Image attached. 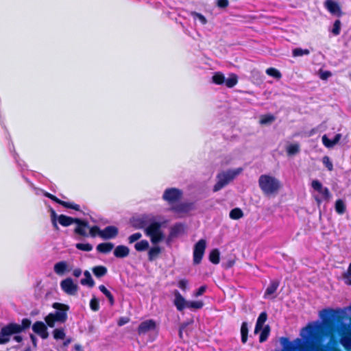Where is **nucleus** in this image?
Segmentation results:
<instances>
[{
	"label": "nucleus",
	"instance_id": "ddd939ff",
	"mask_svg": "<svg viewBox=\"0 0 351 351\" xmlns=\"http://www.w3.org/2000/svg\"><path fill=\"white\" fill-rule=\"evenodd\" d=\"M75 223L77 224V226L74 229V233L82 237H88L86 230L89 228L88 222L86 220L77 218Z\"/></svg>",
	"mask_w": 351,
	"mask_h": 351
},
{
	"label": "nucleus",
	"instance_id": "2eb2a0df",
	"mask_svg": "<svg viewBox=\"0 0 351 351\" xmlns=\"http://www.w3.org/2000/svg\"><path fill=\"white\" fill-rule=\"evenodd\" d=\"M193 209V203L180 202L175 206H172L170 210L176 213H187Z\"/></svg>",
	"mask_w": 351,
	"mask_h": 351
},
{
	"label": "nucleus",
	"instance_id": "1a4fd4ad",
	"mask_svg": "<svg viewBox=\"0 0 351 351\" xmlns=\"http://www.w3.org/2000/svg\"><path fill=\"white\" fill-rule=\"evenodd\" d=\"M217 178V181L213 189L214 192H217L226 186L232 180L233 177L228 173H219Z\"/></svg>",
	"mask_w": 351,
	"mask_h": 351
},
{
	"label": "nucleus",
	"instance_id": "864d4df0",
	"mask_svg": "<svg viewBox=\"0 0 351 351\" xmlns=\"http://www.w3.org/2000/svg\"><path fill=\"white\" fill-rule=\"evenodd\" d=\"M323 164L328 169V171H331L333 169L332 162L330 161V158L327 156H324L322 159Z\"/></svg>",
	"mask_w": 351,
	"mask_h": 351
},
{
	"label": "nucleus",
	"instance_id": "6e6552de",
	"mask_svg": "<svg viewBox=\"0 0 351 351\" xmlns=\"http://www.w3.org/2000/svg\"><path fill=\"white\" fill-rule=\"evenodd\" d=\"M61 289L67 295H75L78 291L77 285L73 282L71 278H67L60 282Z\"/></svg>",
	"mask_w": 351,
	"mask_h": 351
},
{
	"label": "nucleus",
	"instance_id": "49530a36",
	"mask_svg": "<svg viewBox=\"0 0 351 351\" xmlns=\"http://www.w3.org/2000/svg\"><path fill=\"white\" fill-rule=\"evenodd\" d=\"M343 278L347 285H351V263L349 264L347 271L343 274Z\"/></svg>",
	"mask_w": 351,
	"mask_h": 351
},
{
	"label": "nucleus",
	"instance_id": "603ef678",
	"mask_svg": "<svg viewBox=\"0 0 351 351\" xmlns=\"http://www.w3.org/2000/svg\"><path fill=\"white\" fill-rule=\"evenodd\" d=\"M142 237V234L141 232H136L131 234L128 238V241L130 244L136 242L139 240Z\"/></svg>",
	"mask_w": 351,
	"mask_h": 351
},
{
	"label": "nucleus",
	"instance_id": "20e7f679",
	"mask_svg": "<svg viewBox=\"0 0 351 351\" xmlns=\"http://www.w3.org/2000/svg\"><path fill=\"white\" fill-rule=\"evenodd\" d=\"M175 299L173 304L178 311H182L184 308L200 309L203 307L202 301H186L178 290L173 291Z\"/></svg>",
	"mask_w": 351,
	"mask_h": 351
},
{
	"label": "nucleus",
	"instance_id": "ea45409f",
	"mask_svg": "<svg viewBox=\"0 0 351 351\" xmlns=\"http://www.w3.org/2000/svg\"><path fill=\"white\" fill-rule=\"evenodd\" d=\"M65 336L64 329L62 328H56L53 331V337L56 340L64 339Z\"/></svg>",
	"mask_w": 351,
	"mask_h": 351
},
{
	"label": "nucleus",
	"instance_id": "6e6d98bb",
	"mask_svg": "<svg viewBox=\"0 0 351 351\" xmlns=\"http://www.w3.org/2000/svg\"><path fill=\"white\" fill-rule=\"evenodd\" d=\"M322 143L326 147H332L334 146L332 139H329L326 135L322 136Z\"/></svg>",
	"mask_w": 351,
	"mask_h": 351
},
{
	"label": "nucleus",
	"instance_id": "58836bf2",
	"mask_svg": "<svg viewBox=\"0 0 351 351\" xmlns=\"http://www.w3.org/2000/svg\"><path fill=\"white\" fill-rule=\"evenodd\" d=\"M261 330L262 331L259 337V341L260 343H263L268 339L270 332V327L269 325H267L263 328H262Z\"/></svg>",
	"mask_w": 351,
	"mask_h": 351
},
{
	"label": "nucleus",
	"instance_id": "72a5a7b5",
	"mask_svg": "<svg viewBox=\"0 0 351 351\" xmlns=\"http://www.w3.org/2000/svg\"><path fill=\"white\" fill-rule=\"evenodd\" d=\"M212 82L217 85H222L225 82V75L221 72H215L212 77Z\"/></svg>",
	"mask_w": 351,
	"mask_h": 351
},
{
	"label": "nucleus",
	"instance_id": "bf43d9fd",
	"mask_svg": "<svg viewBox=\"0 0 351 351\" xmlns=\"http://www.w3.org/2000/svg\"><path fill=\"white\" fill-rule=\"evenodd\" d=\"M188 280L186 279H182L178 282V287L183 291H185L187 288Z\"/></svg>",
	"mask_w": 351,
	"mask_h": 351
},
{
	"label": "nucleus",
	"instance_id": "b1692460",
	"mask_svg": "<svg viewBox=\"0 0 351 351\" xmlns=\"http://www.w3.org/2000/svg\"><path fill=\"white\" fill-rule=\"evenodd\" d=\"M113 247H114V244L112 243H110V242L101 243H99V245H97V250L100 253L108 254L110 252H111V250L113 249Z\"/></svg>",
	"mask_w": 351,
	"mask_h": 351
},
{
	"label": "nucleus",
	"instance_id": "e433bc0d",
	"mask_svg": "<svg viewBox=\"0 0 351 351\" xmlns=\"http://www.w3.org/2000/svg\"><path fill=\"white\" fill-rule=\"evenodd\" d=\"M149 244L147 240H141L134 245V249L137 252H144L149 248Z\"/></svg>",
	"mask_w": 351,
	"mask_h": 351
},
{
	"label": "nucleus",
	"instance_id": "79ce46f5",
	"mask_svg": "<svg viewBox=\"0 0 351 351\" xmlns=\"http://www.w3.org/2000/svg\"><path fill=\"white\" fill-rule=\"evenodd\" d=\"M300 152L298 144H291L287 148L288 155L292 156L298 154Z\"/></svg>",
	"mask_w": 351,
	"mask_h": 351
},
{
	"label": "nucleus",
	"instance_id": "9d476101",
	"mask_svg": "<svg viewBox=\"0 0 351 351\" xmlns=\"http://www.w3.org/2000/svg\"><path fill=\"white\" fill-rule=\"evenodd\" d=\"M52 307L56 310H62L61 312L55 311L53 313L55 315L66 322L68 319V311H69V306L63 303L54 302Z\"/></svg>",
	"mask_w": 351,
	"mask_h": 351
},
{
	"label": "nucleus",
	"instance_id": "4468645a",
	"mask_svg": "<svg viewBox=\"0 0 351 351\" xmlns=\"http://www.w3.org/2000/svg\"><path fill=\"white\" fill-rule=\"evenodd\" d=\"M156 328V324L154 320L147 319L142 322L137 329L139 335H145L150 330H154Z\"/></svg>",
	"mask_w": 351,
	"mask_h": 351
},
{
	"label": "nucleus",
	"instance_id": "f257e3e1",
	"mask_svg": "<svg viewBox=\"0 0 351 351\" xmlns=\"http://www.w3.org/2000/svg\"><path fill=\"white\" fill-rule=\"evenodd\" d=\"M323 326L308 324L303 330L306 332L302 338H296L290 341L289 338L282 337L280 339L282 346V351H332L328 343L320 342L319 332L333 339L336 337L343 336L348 330V326L343 322V316L341 311L332 308L324 309L321 311Z\"/></svg>",
	"mask_w": 351,
	"mask_h": 351
},
{
	"label": "nucleus",
	"instance_id": "5701e85b",
	"mask_svg": "<svg viewBox=\"0 0 351 351\" xmlns=\"http://www.w3.org/2000/svg\"><path fill=\"white\" fill-rule=\"evenodd\" d=\"M279 285H280V282L278 280L271 281L270 284L267 287V289L265 291L264 298H267V296L274 294L278 289Z\"/></svg>",
	"mask_w": 351,
	"mask_h": 351
},
{
	"label": "nucleus",
	"instance_id": "c756f323",
	"mask_svg": "<svg viewBox=\"0 0 351 351\" xmlns=\"http://www.w3.org/2000/svg\"><path fill=\"white\" fill-rule=\"evenodd\" d=\"M161 252V249L159 246H154L149 249L148 252V260L153 261L158 258Z\"/></svg>",
	"mask_w": 351,
	"mask_h": 351
},
{
	"label": "nucleus",
	"instance_id": "9b49d317",
	"mask_svg": "<svg viewBox=\"0 0 351 351\" xmlns=\"http://www.w3.org/2000/svg\"><path fill=\"white\" fill-rule=\"evenodd\" d=\"M45 197L50 198L55 202L58 203V204L62 206L63 207L66 208H71L76 211L80 210V205L75 204L73 202H65L63 200L60 199L56 196L45 191Z\"/></svg>",
	"mask_w": 351,
	"mask_h": 351
},
{
	"label": "nucleus",
	"instance_id": "39448f33",
	"mask_svg": "<svg viewBox=\"0 0 351 351\" xmlns=\"http://www.w3.org/2000/svg\"><path fill=\"white\" fill-rule=\"evenodd\" d=\"M183 192L178 188H168L165 190L162 199L171 206H175L182 199Z\"/></svg>",
	"mask_w": 351,
	"mask_h": 351
},
{
	"label": "nucleus",
	"instance_id": "0eeeda50",
	"mask_svg": "<svg viewBox=\"0 0 351 351\" xmlns=\"http://www.w3.org/2000/svg\"><path fill=\"white\" fill-rule=\"evenodd\" d=\"M152 217L149 215H143L136 217H132L130 219L131 226L136 230L145 229L152 221Z\"/></svg>",
	"mask_w": 351,
	"mask_h": 351
},
{
	"label": "nucleus",
	"instance_id": "f03ea898",
	"mask_svg": "<svg viewBox=\"0 0 351 351\" xmlns=\"http://www.w3.org/2000/svg\"><path fill=\"white\" fill-rule=\"evenodd\" d=\"M31 326V321L25 318L22 320L21 325L16 323H10L1 328L0 330V344H5L10 340L12 335L21 332L24 330L29 328Z\"/></svg>",
	"mask_w": 351,
	"mask_h": 351
},
{
	"label": "nucleus",
	"instance_id": "de8ad7c7",
	"mask_svg": "<svg viewBox=\"0 0 351 351\" xmlns=\"http://www.w3.org/2000/svg\"><path fill=\"white\" fill-rule=\"evenodd\" d=\"M90 308L93 311H97L99 309V302L97 298L93 297L90 301Z\"/></svg>",
	"mask_w": 351,
	"mask_h": 351
},
{
	"label": "nucleus",
	"instance_id": "13d9d810",
	"mask_svg": "<svg viewBox=\"0 0 351 351\" xmlns=\"http://www.w3.org/2000/svg\"><path fill=\"white\" fill-rule=\"evenodd\" d=\"M49 211L50 212L51 220L52 221H58V216L57 215L56 211L49 206Z\"/></svg>",
	"mask_w": 351,
	"mask_h": 351
},
{
	"label": "nucleus",
	"instance_id": "a878e982",
	"mask_svg": "<svg viewBox=\"0 0 351 351\" xmlns=\"http://www.w3.org/2000/svg\"><path fill=\"white\" fill-rule=\"evenodd\" d=\"M84 275L85 278L80 280V283L82 285H87L88 287H89L90 288L93 287L95 286V281L92 278V276H91L90 272L86 270L84 272Z\"/></svg>",
	"mask_w": 351,
	"mask_h": 351
},
{
	"label": "nucleus",
	"instance_id": "052dcab7",
	"mask_svg": "<svg viewBox=\"0 0 351 351\" xmlns=\"http://www.w3.org/2000/svg\"><path fill=\"white\" fill-rule=\"evenodd\" d=\"M206 289H207V287L206 285L201 286L200 287H199V289L195 292V296L198 297V296L203 295L204 293V292L206 291Z\"/></svg>",
	"mask_w": 351,
	"mask_h": 351
},
{
	"label": "nucleus",
	"instance_id": "69168bd1",
	"mask_svg": "<svg viewBox=\"0 0 351 351\" xmlns=\"http://www.w3.org/2000/svg\"><path fill=\"white\" fill-rule=\"evenodd\" d=\"M81 274H82V270L80 268L75 269L73 271V275L76 278L80 277L81 276Z\"/></svg>",
	"mask_w": 351,
	"mask_h": 351
},
{
	"label": "nucleus",
	"instance_id": "aec40b11",
	"mask_svg": "<svg viewBox=\"0 0 351 351\" xmlns=\"http://www.w3.org/2000/svg\"><path fill=\"white\" fill-rule=\"evenodd\" d=\"M113 254L116 258H123L129 255L130 249L125 245H119L114 248Z\"/></svg>",
	"mask_w": 351,
	"mask_h": 351
},
{
	"label": "nucleus",
	"instance_id": "37998d69",
	"mask_svg": "<svg viewBox=\"0 0 351 351\" xmlns=\"http://www.w3.org/2000/svg\"><path fill=\"white\" fill-rule=\"evenodd\" d=\"M310 51L308 49H302L301 48H295L293 50L292 54L293 57L302 56L304 55H308Z\"/></svg>",
	"mask_w": 351,
	"mask_h": 351
},
{
	"label": "nucleus",
	"instance_id": "774afa93",
	"mask_svg": "<svg viewBox=\"0 0 351 351\" xmlns=\"http://www.w3.org/2000/svg\"><path fill=\"white\" fill-rule=\"evenodd\" d=\"M14 340H15L16 342L20 343V342H21V341H22L23 338H22V337H21V336H20V335H15V336L14 337Z\"/></svg>",
	"mask_w": 351,
	"mask_h": 351
},
{
	"label": "nucleus",
	"instance_id": "cd10ccee",
	"mask_svg": "<svg viewBox=\"0 0 351 351\" xmlns=\"http://www.w3.org/2000/svg\"><path fill=\"white\" fill-rule=\"evenodd\" d=\"M93 274L97 278H101L106 275L108 272V269L105 266L103 265H98L95 266L92 269Z\"/></svg>",
	"mask_w": 351,
	"mask_h": 351
},
{
	"label": "nucleus",
	"instance_id": "393cba45",
	"mask_svg": "<svg viewBox=\"0 0 351 351\" xmlns=\"http://www.w3.org/2000/svg\"><path fill=\"white\" fill-rule=\"evenodd\" d=\"M54 271L58 275H62L67 270V263L65 261H60L55 264Z\"/></svg>",
	"mask_w": 351,
	"mask_h": 351
},
{
	"label": "nucleus",
	"instance_id": "a211bd4d",
	"mask_svg": "<svg viewBox=\"0 0 351 351\" xmlns=\"http://www.w3.org/2000/svg\"><path fill=\"white\" fill-rule=\"evenodd\" d=\"M56 322H59L61 324L64 323V322H63L62 319H60L59 317L55 315L53 313H51L47 316H45V339H47L48 337V332H47L46 326L52 328L55 326V324Z\"/></svg>",
	"mask_w": 351,
	"mask_h": 351
},
{
	"label": "nucleus",
	"instance_id": "4be33fe9",
	"mask_svg": "<svg viewBox=\"0 0 351 351\" xmlns=\"http://www.w3.org/2000/svg\"><path fill=\"white\" fill-rule=\"evenodd\" d=\"M76 219L77 218H73L62 214L58 216V222L64 227H67L75 223Z\"/></svg>",
	"mask_w": 351,
	"mask_h": 351
},
{
	"label": "nucleus",
	"instance_id": "c03bdc74",
	"mask_svg": "<svg viewBox=\"0 0 351 351\" xmlns=\"http://www.w3.org/2000/svg\"><path fill=\"white\" fill-rule=\"evenodd\" d=\"M165 236L162 231L150 236L152 243L156 244L163 240Z\"/></svg>",
	"mask_w": 351,
	"mask_h": 351
},
{
	"label": "nucleus",
	"instance_id": "09e8293b",
	"mask_svg": "<svg viewBox=\"0 0 351 351\" xmlns=\"http://www.w3.org/2000/svg\"><path fill=\"white\" fill-rule=\"evenodd\" d=\"M340 32H341V21H340V20L337 19L335 21V23L333 24L332 33L335 36H338L340 34Z\"/></svg>",
	"mask_w": 351,
	"mask_h": 351
},
{
	"label": "nucleus",
	"instance_id": "a18cd8bd",
	"mask_svg": "<svg viewBox=\"0 0 351 351\" xmlns=\"http://www.w3.org/2000/svg\"><path fill=\"white\" fill-rule=\"evenodd\" d=\"M75 247L77 250L84 251V252H90L93 250V245L90 243H77L75 245Z\"/></svg>",
	"mask_w": 351,
	"mask_h": 351
},
{
	"label": "nucleus",
	"instance_id": "f704fd0d",
	"mask_svg": "<svg viewBox=\"0 0 351 351\" xmlns=\"http://www.w3.org/2000/svg\"><path fill=\"white\" fill-rule=\"evenodd\" d=\"M99 289L102 292L106 298L108 299L110 306H113L114 304V298L111 292L103 285L99 286Z\"/></svg>",
	"mask_w": 351,
	"mask_h": 351
},
{
	"label": "nucleus",
	"instance_id": "7c9ffc66",
	"mask_svg": "<svg viewBox=\"0 0 351 351\" xmlns=\"http://www.w3.org/2000/svg\"><path fill=\"white\" fill-rule=\"evenodd\" d=\"M33 331L38 334L40 337L44 339V322H36L32 326Z\"/></svg>",
	"mask_w": 351,
	"mask_h": 351
},
{
	"label": "nucleus",
	"instance_id": "dca6fc26",
	"mask_svg": "<svg viewBox=\"0 0 351 351\" xmlns=\"http://www.w3.org/2000/svg\"><path fill=\"white\" fill-rule=\"evenodd\" d=\"M119 234V229L114 226H106L101 231V238L104 239H111L116 238Z\"/></svg>",
	"mask_w": 351,
	"mask_h": 351
},
{
	"label": "nucleus",
	"instance_id": "4c0bfd02",
	"mask_svg": "<svg viewBox=\"0 0 351 351\" xmlns=\"http://www.w3.org/2000/svg\"><path fill=\"white\" fill-rule=\"evenodd\" d=\"M241 342L245 343L247 340L248 326L245 322H243L241 326Z\"/></svg>",
	"mask_w": 351,
	"mask_h": 351
},
{
	"label": "nucleus",
	"instance_id": "6ab92c4d",
	"mask_svg": "<svg viewBox=\"0 0 351 351\" xmlns=\"http://www.w3.org/2000/svg\"><path fill=\"white\" fill-rule=\"evenodd\" d=\"M145 233L147 236H152L161 230V223L158 221H154L153 220L149 223L148 226L145 230Z\"/></svg>",
	"mask_w": 351,
	"mask_h": 351
},
{
	"label": "nucleus",
	"instance_id": "2f4dec72",
	"mask_svg": "<svg viewBox=\"0 0 351 351\" xmlns=\"http://www.w3.org/2000/svg\"><path fill=\"white\" fill-rule=\"evenodd\" d=\"M238 83V76L234 73H231L230 76L226 79L225 82L226 87L231 88L237 85Z\"/></svg>",
	"mask_w": 351,
	"mask_h": 351
},
{
	"label": "nucleus",
	"instance_id": "f3484780",
	"mask_svg": "<svg viewBox=\"0 0 351 351\" xmlns=\"http://www.w3.org/2000/svg\"><path fill=\"white\" fill-rule=\"evenodd\" d=\"M324 6L331 14H336L338 16L342 15L341 7L338 3L332 0H326L324 1Z\"/></svg>",
	"mask_w": 351,
	"mask_h": 351
},
{
	"label": "nucleus",
	"instance_id": "3c124183",
	"mask_svg": "<svg viewBox=\"0 0 351 351\" xmlns=\"http://www.w3.org/2000/svg\"><path fill=\"white\" fill-rule=\"evenodd\" d=\"M275 120V117L272 114H266L262 117L261 119V124H267L273 122Z\"/></svg>",
	"mask_w": 351,
	"mask_h": 351
},
{
	"label": "nucleus",
	"instance_id": "c9c22d12",
	"mask_svg": "<svg viewBox=\"0 0 351 351\" xmlns=\"http://www.w3.org/2000/svg\"><path fill=\"white\" fill-rule=\"evenodd\" d=\"M229 217L232 219L237 220L243 217V212L239 208H234L230 210Z\"/></svg>",
	"mask_w": 351,
	"mask_h": 351
},
{
	"label": "nucleus",
	"instance_id": "8fccbe9b",
	"mask_svg": "<svg viewBox=\"0 0 351 351\" xmlns=\"http://www.w3.org/2000/svg\"><path fill=\"white\" fill-rule=\"evenodd\" d=\"M99 226H93L89 228V234L92 237H95L97 235L101 237V231Z\"/></svg>",
	"mask_w": 351,
	"mask_h": 351
},
{
	"label": "nucleus",
	"instance_id": "e2e57ef3",
	"mask_svg": "<svg viewBox=\"0 0 351 351\" xmlns=\"http://www.w3.org/2000/svg\"><path fill=\"white\" fill-rule=\"evenodd\" d=\"M129 322V319L127 317H121L119 319L117 324L119 326H123Z\"/></svg>",
	"mask_w": 351,
	"mask_h": 351
},
{
	"label": "nucleus",
	"instance_id": "bb28decb",
	"mask_svg": "<svg viewBox=\"0 0 351 351\" xmlns=\"http://www.w3.org/2000/svg\"><path fill=\"white\" fill-rule=\"evenodd\" d=\"M183 230H184V226L180 223H176L171 228L170 232H169V236L171 237H176L180 233L183 232Z\"/></svg>",
	"mask_w": 351,
	"mask_h": 351
},
{
	"label": "nucleus",
	"instance_id": "c85d7f7f",
	"mask_svg": "<svg viewBox=\"0 0 351 351\" xmlns=\"http://www.w3.org/2000/svg\"><path fill=\"white\" fill-rule=\"evenodd\" d=\"M335 209L337 214H344L346 210V206L344 201L341 199H337L335 204Z\"/></svg>",
	"mask_w": 351,
	"mask_h": 351
},
{
	"label": "nucleus",
	"instance_id": "412c9836",
	"mask_svg": "<svg viewBox=\"0 0 351 351\" xmlns=\"http://www.w3.org/2000/svg\"><path fill=\"white\" fill-rule=\"evenodd\" d=\"M267 319V314L265 311H263L260 313V315L257 319L256 325H255V328H254L255 334L258 333L262 329L263 324L266 322Z\"/></svg>",
	"mask_w": 351,
	"mask_h": 351
},
{
	"label": "nucleus",
	"instance_id": "7ed1b4c3",
	"mask_svg": "<svg viewBox=\"0 0 351 351\" xmlns=\"http://www.w3.org/2000/svg\"><path fill=\"white\" fill-rule=\"evenodd\" d=\"M258 186L264 195L270 196L277 194L281 189L282 184L276 178L263 174L258 178Z\"/></svg>",
	"mask_w": 351,
	"mask_h": 351
},
{
	"label": "nucleus",
	"instance_id": "423d86ee",
	"mask_svg": "<svg viewBox=\"0 0 351 351\" xmlns=\"http://www.w3.org/2000/svg\"><path fill=\"white\" fill-rule=\"evenodd\" d=\"M206 247V241L205 239L199 240L194 245L193 248V262L194 265H199L201 263L203 258L205 250Z\"/></svg>",
	"mask_w": 351,
	"mask_h": 351
},
{
	"label": "nucleus",
	"instance_id": "a19ab883",
	"mask_svg": "<svg viewBox=\"0 0 351 351\" xmlns=\"http://www.w3.org/2000/svg\"><path fill=\"white\" fill-rule=\"evenodd\" d=\"M265 72L268 75L274 77L276 79H280L282 77L281 73L274 67H269L267 69Z\"/></svg>",
	"mask_w": 351,
	"mask_h": 351
},
{
	"label": "nucleus",
	"instance_id": "5fc2aeb1",
	"mask_svg": "<svg viewBox=\"0 0 351 351\" xmlns=\"http://www.w3.org/2000/svg\"><path fill=\"white\" fill-rule=\"evenodd\" d=\"M191 15L194 17V18H197L199 21L201 22L202 24L203 25H205L207 23V19H206V17L200 14V13H198V12H193L191 13Z\"/></svg>",
	"mask_w": 351,
	"mask_h": 351
},
{
	"label": "nucleus",
	"instance_id": "680f3d73",
	"mask_svg": "<svg viewBox=\"0 0 351 351\" xmlns=\"http://www.w3.org/2000/svg\"><path fill=\"white\" fill-rule=\"evenodd\" d=\"M332 75L331 72L329 71H325L320 73V78L323 80H327Z\"/></svg>",
	"mask_w": 351,
	"mask_h": 351
},
{
	"label": "nucleus",
	"instance_id": "0e129e2a",
	"mask_svg": "<svg viewBox=\"0 0 351 351\" xmlns=\"http://www.w3.org/2000/svg\"><path fill=\"white\" fill-rule=\"evenodd\" d=\"M341 138V134H337L335 137L332 139V143H333L334 145H335L336 144H337L340 139Z\"/></svg>",
	"mask_w": 351,
	"mask_h": 351
},
{
	"label": "nucleus",
	"instance_id": "473e14b6",
	"mask_svg": "<svg viewBox=\"0 0 351 351\" xmlns=\"http://www.w3.org/2000/svg\"><path fill=\"white\" fill-rule=\"evenodd\" d=\"M209 261L217 265L220 261V252L218 249L215 248L211 250V252L209 254Z\"/></svg>",
	"mask_w": 351,
	"mask_h": 351
},
{
	"label": "nucleus",
	"instance_id": "338daca9",
	"mask_svg": "<svg viewBox=\"0 0 351 351\" xmlns=\"http://www.w3.org/2000/svg\"><path fill=\"white\" fill-rule=\"evenodd\" d=\"M74 350L75 351H84L83 347L80 344H75Z\"/></svg>",
	"mask_w": 351,
	"mask_h": 351
},
{
	"label": "nucleus",
	"instance_id": "4d7b16f0",
	"mask_svg": "<svg viewBox=\"0 0 351 351\" xmlns=\"http://www.w3.org/2000/svg\"><path fill=\"white\" fill-rule=\"evenodd\" d=\"M229 5L228 0H217V6L219 8H226Z\"/></svg>",
	"mask_w": 351,
	"mask_h": 351
},
{
	"label": "nucleus",
	"instance_id": "f8f14e48",
	"mask_svg": "<svg viewBox=\"0 0 351 351\" xmlns=\"http://www.w3.org/2000/svg\"><path fill=\"white\" fill-rule=\"evenodd\" d=\"M311 186L315 191H317L322 194L325 200L328 201L331 198V193L329 189L327 187H324L319 180H313L311 182Z\"/></svg>",
	"mask_w": 351,
	"mask_h": 351
}]
</instances>
